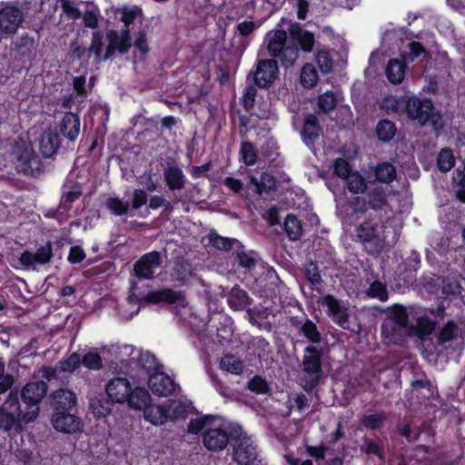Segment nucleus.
<instances>
[{
	"instance_id": "f257e3e1",
	"label": "nucleus",
	"mask_w": 465,
	"mask_h": 465,
	"mask_svg": "<svg viewBox=\"0 0 465 465\" xmlns=\"http://www.w3.org/2000/svg\"><path fill=\"white\" fill-rule=\"evenodd\" d=\"M229 307L234 312H245L248 320H267L279 313L280 320H299L300 315L294 313L302 312L299 305H279L273 298L258 297L253 300L249 293L239 286H234L226 295Z\"/></svg>"
},
{
	"instance_id": "f03ea898",
	"label": "nucleus",
	"mask_w": 465,
	"mask_h": 465,
	"mask_svg": "<svg viewBox=\"0 0 465 465\" xmlns=\"http://www.w3.org/2000/svg\"><path fill=\"white\" fill-rule=\"evenodd\" d=\"M203 430V442L206 449L219 451L226 448L229 440H233L241 427L219 416H203L192 420L188 431L197 434Z\"/></svg>"
},
{
	"instance_id": "7ed1b4c3",
	"label": "nucleus",
	"mask_w": 465,
	"mask_h": 465,
	"mask_svg": "<svg viewBox=\"0 0 465 465\" xmlns=\"http://www.w3.org/2000/svg\"><path fill=\"white\" fill-rule=\"evenodd\" d=\"M141 368L148 374L147 383L153 394L167 397L179 389V385L163 371V365L150 352L147 351L141 356Z\"/></svg>"
},
{
	"instance_id": "20e7f679",
	"label": "nucleus",
	"mask_w": 465,
	"mask_h": 465,
	"mask_svg": "<svg viewBox=\"0 0 465 465\" xmlns=\"http://www.w3.org/2000/svg\"><path fill=\"white\" fill-rule=\"evenodd\" d=\"M405 113L409 119L416 121L421 127L429 124L437 132L443 127L442 116L430 98H420L416 95L407 97Z\"/></svg>"
},
{
	"instance_id": "39448f33",
	"label": "nucleus",
	"mask_w": 465,
	"mask_h": 465,
	"mask_svg": "<svg viewBox=\"0 0 465 465\" xmlns=\"http://www.w3.org/2000/svg\"><path fill=\"white\" fill-rule=\"evenodd\" d=\"M270 56L278 59L284 68L292 67L298 59L297 50L291 45L290 37L283 29L270 30L264 36Z\"/></svg>"
},
{
	"instance_id": "423d86ee",
	"label": "nucleus",
	"mask_w": 465,
	"mask_h": 465,
	"mask_svg": "<svg viewBox=\"0 0 465 465\" xmlns=\"http://www.w3.org/2000/svg\"><path fill=\"white\" fill-rule=\"evenodd\" d=\"M147 303H165L173 306V311L179 320H186L187 317H193L194 313L183 291H175L164 287L158 290L149 291L144 295Z\"/></svg>"
},
{
	"instance_id": "0eeeda50",
	"label": "nucleus",
	"mask_w": 465,
	"mask_h": 465,
	"mask_svg": "<svg viewBox=\"0 0 465 465\" xmlns=\"http://www.w3.org/2000/svg\"><path fill=\"white\" fill-rule=\"evenodd\" d=\"M36 42L27 32L12 35L9 55L15 66L28 69L36 54Z\"/></svg>"
},
{
	"instance_id": "6e6552de",
	"label": "nucleus",
	"mask_w": 465,
	"mask_h": 465,
	"mask_svg": "<svg viewBox=\"0 0 465 465\" xmlns=\"http://www.w3.org/2000/svg\"><path fill=\"white\" fill-rule=\"evenodd\" d=\"M13 161L19 173L37 177L45 171V164L31 144L15 143L12 148Z\"/></svg>"
},
{
	"instance_id": "1a4fd4ad",
	"label": "nucleus",
	"mask_w": 465,
	"mask_h": 465,
	"mask_svg": "<svg viewBox=\"0 0 465 465\" xmlns=\"http://www.w3.org/2000/svg\"><path fill=\"white\" fill-rule=\"evenodd\" d=\"M46 384L44 381L27 383L22 390L21 397L26 406L22 416L23 422L35 420L39 413V402L46 393Z\"/></svg>"
},
{
	"instance_id": "9d476101",
	"label": "nucleus",
	"mask_w": 465,
	"mask_h": 465,
	"mask_svg": "<svg viewBox=\"0 0 465 465\" xmlns=\"http://www.w3.org/2000/svg\"><path fill=\"white\" fill-rule=\"evenodd\" d=\"M220 333H217V338ZM213 352L219 357V365L222 370L232 374L239 375L243 371V363L236 356L232 355L230 338L222 336V340L213 341Z\"/></svg>"
},
{
	"instance_id": "9b49d317",
	"label": "nucleus",
	"mask_w": 465,
	"mask_h": 465,
	"mask_svg": "<svg viewBox=\"0 0 465 465\" xmlns=\"http://www.w3.org/2000/svg\"><path fill=\"white\" fill-rule=\"evenodd\" d=\"M25 411H21L16 392L10 391L5 401L0 406V430L9 431L12 429L17 430L19 421Z\"/></svg>"
},
{
	"instance_id": "f8f14e48",
	"label": "nucleus",
	"mask_w": 465,
	"mask_h": 465,
	"mask_svg": "<svg viewBox=\"0 0 465 465\" xmlns=\"http://www.w3.org/2000/svg\"><path fill=\"white\" fill-rule=\"evenodd\" d=\"M233 440L232 458L238 465H250L257 460V445L251 437L241 430Z\"/></svg>"
},
{
	"instance_id": "ddd939ff",
	"label": "nucleus",
	"mask_w": 465,
	"mask_h": 465,
	"mask_svg": "<svg viewBox=\"0 0 465 465\" xmlns=\"http://www.w3.org/2000/svg\"><path fill=\"white\" fill-rule=\"evenodd\" d=\"M409 322H384L381 326V330L388 338L391 336L390 339L391 341H396L398 338L395 337L393 333L389 334V330L407 333L409 331V328H411V332L412 334L417 335L420 338H424L430 334L435 328V322H415V326L409 325Z\"/></svg>"
},
{
	"instance_id": "4468645a",
	"label": "nucleus",
	"mask_w": 465,
	"mask_h": 465,
	"mask_svg": "<svg viewBox=\"0 0 465 465\" xmlns=\"http://www.w3.org/2000/svg\"><path fill=\"white\" fill-rule=\"evenodd\" d=\"M0 8V33L7 38L17 34L18 28L23 24L25 17L24 14L19 7L10 4H3Z\"/></svg>"
},
{
	"instance_id": "2eb2a0df",
	"label": "nucleus",
	"mask_w": 465,
	"mask_h": 465,
	"mask_svg": "<svg viewBox=\"0 0 465 465\" xmlns=\"http://www.w3.org/2000/svg\"><path fill=\"white\" fill-rule=\"evenodd\" d=\"M163 174L166 187L173 193V202L174 203L183 202V197L176 194V192L184 189L187 183V178L182 167L175 161L167 162Z\"/></svg>"
},
{
	"instance_id": "dca6fc26",
	"label": "nucleus",
	"mask_w": 465,
	"mask_h": 465,
	"mask_svg": "<svg viewBox=\"0 0 465 465\" xmlns=\"http://www.w3.org/2000/svg\"><path fill=\"white\" fill-rule=\"evenodd\" d=\"M254 84L260 88L270 87L279 74L277 60L261 59L257 60L255 69L251 72Z\"/></svg>"
},
{
	"instance_id": "f3484780",
	"label": "nucleus",
	"mask_w": 465,
	"mask_h": 465,
	"mask_svg": "<svg viewBox=\"0 0 465 465\" xmlns=\"http://www.w3.org/2000/svg\"><path fill=\"white\" fill-rule=\"evenodd\" d=\"M163 263L161 252L152 251L143 254L134 264V275L139 280H153L154 271Z\"/></svg>"
},
{
	"instance_id": "a211bd4d",
	"label": "nucleus",
	"mask_w": 465,
	"mask_h": 465,
	"mask_svg": "<svg viewBox=\"0 0 465 465\" xmlns=\"http://www.w3.org/2000/svg\"><path fill=\"white\" fill-rule=\"evenodd\" d=\"M322 351L316 347L309 346L304 351L302 359L303 371L309 376V381H307L306 389L314 387L322 374V362H321Z\"/></svg>"
},
{
	"instance_id": "6ab92c4d",
	"label": "nucleus",
	"mask_w": 465,
	"mask_h": 465,
	"mask_svg": "<svg viewBox=\"0 0 465 465\" xmlns=\"http://www.w3.org/2000/svg\"><path fill=\"white\" fill-rule=\"evenodd\" d=\"M290 44L297 50V55L299 56V51L304 54H310L313 51L315 45L314 34L304 29L301 24H292L289 28Z\"/></svg>"
},
{
	"instance_id": "aec40b11",
	"label": "nucleus",
	"mask_w": 465,
	"mask_h": 465,
	"mask_svg": "<svg viewBox=\"0 0 465 465\" xmlns=\"http://www.w3.org/2000/svg\"><path fill=\"white\" fill-rule=\"evenodd\" d=\"M107 351L114 358L110 359L112 366H132L137 361L141 365V356L145 352H140L135 350L133 346L128 344L124 345H113L108 350L105 348L104 351Z\"/></svg>"
},
{
	"instance_id": "412c9836",
	"label": "nucleus",
	"mask_w": 465,
	"mask_h": 465,
	"mask_svg": "<svg viewBox=\"0 0 465 465\" xmlns=\"http://www.w3.org/2000/svg\"><path fill=\"white\" fill-rule=\"evenodd\" d=\"M53 256L52 242L48 241L45 245L37 248L35 252L28 250L24 251L19 257V262L24 267L31 268L36 264L44 265L49 263Z\"/></svg>"
},
{
	"instance_id": "4be33fe9",
	"label": "nucleus",
	"mask_w": 465,
	"mask_h": 465,
	"mask_svg": "<svg viewBox=\"0 0 465 465\" xmlns=\"http://www.w3.org/2000/svg\"><path fill=\"white\" fill-rule=\"evenodd\" d=\"M305 450L307 454L314 459V461L311 460L298 461L287 457L289 463L291 465H342V460L338 457L329 459L328 460H325L327 450L325 445L312 446L307 444L305 445Z\"/></svg>"
},
{
	"instance_id": "5701e85b",
	"label": "nucleus",
	"mask_w": 465,
	"mask_h": 465,
	"mask_svg": "<svg viewBox=\"0 0 465 465\" xmlns=\"http://www.w3.org/2000/svg\"><path fill=\"white\" fill-rule=\"evenodd\" d=\"M320 307L331 317L332 320H348L349 308L347 304L332 294H327L319 301Z\"/></svg>"
},
{
	"instance_id": "b1692460",
	"label": "nucleus",
	"mask_w": 465,
	"mask_h": 465,
	"mask_svg": "<svg viewBox=\"0 0 465 465\" xmlns=\"http://www.w3.org/2000/svg\"><path fill=\"white\" fill-rule=\"evenodd\" d=\"M51 422L54 430L65 434L76 433L82 430L81 420L64 411L55 412L51 419Z\"/></svg>"
},
{
	"instance_id": "393cba45",
	"label": "nucleus",
	"mask_w": 465,
	"mask_h": 465,
	"mask_svg": "<svg viewBox=\"0 0 465 465\" xmlns=\"http://www.w3.org/2000/svg\"><path fill=\"white\" fill-rule=\"evenodd\" d=\"M81 121L77 114L66 112L63 116L59 131L60 134L67 140V147L74 144L80 134Z\"/></svg>"
},
{
	"instance_id": "a878e982",
	"label": "nucleus",
	"mask_w": 465,
	"mask_h": 465,
	"mask_svg": "<svg viewBox=\"0 0 465 465\" xmlns=\"http://www.w3.org/2000/svg\"><path fill=\"white\" fill-rule=\"evenodd\" d=\"M131 384L126 378L117 377L111 379L106 385V394L109 399L117 403H124L128 398Z\"/></svg>"
},
{
	"instance_id": "bb28decb",
	"label": "nucleus",
	"mask_w": 465,
	"mask_h": 465,
	"mask_svg": "<svg viewBox=\"0 0 465 465\" xmlns=\"http://www.w3.org/2000/svg\"><path fill=\"white\" fill-rule=\"evenodd\" d=\"M322 131L318 117L314 114H305L301 135L303 143L307 146H314L322 134Z\"/></svg>"
},
{
	"instance_id": "cd10ccee",
	"label": "nucleus",
	"mask_w": 465,
	"mask_h": 465,
	"mask_svg": "<svg viewBox=\"0 0 465 465\" xmlns=\"http://www.w3.org/2000/svg\"><path fill=\"white\" fill-rule=\"evenodd\" d=\"M61 146V138L59 134L47 129L43 132L39 139V151L43 157L51 158Z\"/></svg>"
},
{
	"instance_id": "c85d7f7f",
	"label": "nucleus",
	"mask_w": 465,
	"mask_h": 465,
	"mask_svg": "<svg viewBox=\"0 0 465 465\" xmlns=\"http://www.w3.org/2000/svg\"><path fill=\"white\" fill-rule=\"evenodd\" d=\"M233 256V266L237 269L243 270V272H251L254 270L257 264L256 252L251 251L246 252L244 251V246L237 247L234 252H232Z\"/></svg>"
},
{
	"instance_id": "c756f323",
	"label": "nucleus",
	"mask_w": 465,
	"mask_h": 465,
	"mask_svg": "<svg viewBox=\"0 0 465 465\" xmlns=\"http://www.w3.org/2000/svg\"><path fill=\"white\" fill-rule=\"evenodd\" d=\"M356 237L362 242H371L379 238V223L369 217L356 228Z\"/></svg>"
},
{
	"instance_id": "7c9ffc66",
	"label": "nucleus",
	"mask_w": 465,
	"mask_h": 465,
	"mask_svg": "<svg viewBox=\"0 0 465 465\" xmlns=\"http://www.w3.org/2000/svg\"><path fill=\"white\" fill-rule=\"evenodd\" d=\"M152 397L148 391L143 387L136 386L133 390L130 389L128 398L125 402L128 406L134 411H143L144 408L151 402Z\"/></svg>"
},
{
	"instance_id": "2f4dec72",
	"label": "nucleus",
	"mask_w": 465,
	"mask_h": 465,
	"mask_svg": "<svg viewBox=\"0 0 465 465\" xmlns=\"http://www.w3.org/2000/svg\"><path fill=\"white\" fill-rule=\"evenodd\" d=\"M163 404L166 422L184 418L190 408V402L187 400H170Z\"/></svg>"
},
{
	"instance_id": "473e14b6",
	"label": "nucleus",
	"mask_w": 465,
	"mask_h": 465,
	"mask_svg": "<svg viewBox=\"0 0 465 465\" xmlns=\"http://www.w3.org/2000/svg\"><path fill=\"white\" fill-rule=\"evenodd\" d=\"M408 64L404 60L391 59L386 66L385 74L389 82L399 84L402 82Z\"/></svg>"
},
{
	"instance_id": "72a5a7b5",
	"label": "nucleus",
	"mask_w": 465,
	"mask_h": 465,
	"mask_svg": "<svg viewBox=\"0 0 465 465\" xmlns=\"http://www.w3.org/2000/svg\"><path fill=\"white\" fill-rule=\"evenodd\" d=\"M143 419L153 426H162L166 423L164 404H151L144 408Z\"/></svg>"
},
{
	"instance_id": "f704fd0d",
	"label": "nucleus",
	"mask_w": 465,
	"mask_h": 465,
	"mask_svg": "<svg viewBox=\"0 0 465 465\" xmlns=\"http://www.w3.org/2000/svg\"><path fill=\"white\" fill-rule=\"evenodd\" d=\"M209 244L220 251H235L236 248L242 247V243L235 238L223 237L216 232L212 231L208 235Z\"/></svg>"
},
{
	"instance_id": "c9c22d12",
	"label": "nucleus",
	"mask_w": 465,
	"mask_h": 465,
	"mask_svg": "<svg viewBox=\"0 0 465 465\" xmlns=\"http://www.w3.org/2000/svg\"><path fill=\"white\" fill-rule=\"evenodd\" d=\"M76 403L75 394L69 390L60 389L53 393L52 404L58 410H69Z\"/></svg>"
},
{
	"instance_id": "e433bc0d",
	"label": "nucleus",
	"mask_w": 465,
	"mask_h": 465,
	"mask_svg": "<svg viewBox=\"0 0 465 465\" xmlns=\"http://www.w3.org/2000/svg\"><path fill=\"white\" fill-rule=\"evenodd\" d=\"M375 180L381 183L390 184L397 176L396 167L390 162L377 163L373 169Z\"/></svg>"
},
{
	"instance_id": "4c0bfd02",
	"label": "nucleus",
	"mask_w": 465,
	"mask_h": 465,
	"mask_svg": "<svg viewBox=\"0 0 465 465\" xmlns=\"http://www.w3.org/2000/svg\"><path fill=\"white\" fill-rule=\"evenodd\" d=\"M396 133L395 123L387 118L380 120L376 124L375 135L380 142L390 143L393 140Z\"/></svg>"
},
{
	"instance_id": "58836bf2",
	"label": "nucleus",
	"mask_w": 465,
	"mask_h": 465,
	"mask_svg": "<svg viewBox=\"0 0 465 465\" xmlns=\"http://www.w3.org/2000/svg\"><path fill=\"white\" fill-rule=\"evenodd\" d=\"M283 230L291 241H297L302 234V222L292 213H288L283 221Z\"/></svg>"
},
{
	"instance_id": "ea45409f",
	"label": "nucleus",
	"mask_w": 465,
	"mask_h": 465,
	"mask_svg": "<svg viewBox=\"0 0 465 465\" xmlns=\"http://www.w3.org/2000/svg\"><path fill=\"white\" fill-rule=\"evenodd\" d=\"M368 207L373 211L382 210L389 205L387 195L383 188L375 187L367 193Z\"/></svg>"
},
{
	"instance_id": "a19ab883",
	"label": "nucleus",
	"mask_w": 465,
	"mask_h": 465,
	"mask_svg": "<svg viewBox=\"0 0 465 465\" xmlns=\"http://www.w3.org/2000/svg\"><path fill=\"white\" fill-rule=\"evenodd\" d=\"M303 275L310 282L312 290H321L322 279L320 269L315 262L310 261L304 265Z\"/></svg>"
},
{
	"instance_id": "79ce46f5",
	"label": "nucleus",
	"mask_w": 465,
	"mask_h": 465,
	"mask_svg": "<svg viewBox=\"0 0 465 465\" xmlns=\"http://www.w3.org/2000/svg\"><path fill=\"white\" fill-rule=\"evenodd\" d=\"M251 183L255 185L258 194L269 193L276 189V180L274 176L268 173H262L259 180L252 176Z\"/></svg>"
},
{
	"instance_id": "37998d69",
	"label": "nucleus",
	"mask_w": 465,
	"mask_h": 465,
	"mask_svg": "<svg viewBox=\"0 0 465 465\" xmlns=\"http://www.w3.org/2000/svg\"><path fill=\"white\" fill-rule=\"evenodd\" d=\"M318 79L319 76L317 70L312 64L307 63L302 67L300 74V83L302 87L306 89L314 87L318 82Z\"/></svg>"
},
{
	"instance_id": "c03bdc74",
	"label": "nucleus",
	"mask_w": 465,
	"mask_h": 465,
	"mask_svg": "<svg viewBox=\"0 0 465 465\" xmlns=\"http://www.w3.org/2000/svg\"><path fill=\"white\" fill-rule=\"evenodd\" d=\"M239 154L240 161L246 166H252L257 162L258 152L254 144L250 141H243L241 143Z\"/></svg>"
},
{
	"instance_id": "a18cd8bd",
	"label": "nucleus",
	"mask_w": 465,
	"mask_h": 465,
	"mask_svg": "<svg viewBox=\"0 0 465 465\" xmlns=\"http://www.w3.org/2000/svg\"><path fill=\"white\" fill-rule=\"evenodd\" d=\"M82 194V186L76 182L74 183V184L69 187L68 191L63 192L60 200L62 209L70 211L72 203L78 200Z\"/></svg>"
},
{
	"instance_id": "49530a36",
	"label": "nucleus",
	"mask_w": 465,
	"mask_h": 465,
	"mask_svg": "<svg viewBox=\"0 0 465 465\" xmlns=\"http://www.w3.org/2000/svg\"><path fill=\"white\" fill-rule=\"evenodd\" d=\"M104 35L101 31H95L92 35L91 45L88 49V58L91 56V54H94V61L99 64L102 61H106L107 59H104L103 54V46H104Z\"/></svg>"
},
{
	"instance_id": "de8ad7c7",
	"label": "nucleus",
	"mask_w": 465,
	"mask_h": 465,
	"mask_svg": "<svg viewBox=\"0 0 465 465\" xmlns=\"http://www.w3.org/2000/svg\"><path fill=\"white\" fill-rule=\"evenodd\" d=\"M345 180L349 192L354 194L366 193L368 189L367 183L363 176L359 172H353Z\"/></svg>"
},
{
	"instance_id": "09e8293b",
	"label": "nucleus",
	"mask_w": 465,
	"mask_h": 465,
	"mask_svg": "<svg viewBox=\"0 0 465 465\" xmlns=\"http://www.w3.org/2000/svg\"><path fill=\"white\" fill-rule=\"evenodd\" d=\"M192 266L187 261L181 260L174 263L172 277L175 282L183 283L192 277Z\"/></svg>"
},
{
	"instance_id": "8fccbe9b",
	"label": "nucleus",
	"mask_w": 465,
	"mask_h": 465,
	"mask_svg": "<svg viewBox=\"0 0 465 465\" xmlns=\"http://www.w3.org/2000/svg\"><path fill=\"white\" fill-rule=\"evenodd\" d=\"M461 290L460 282L457 278L447 276L441 279V293L445 295L446 298L460 295Z\"/></svg>"
},
{
	"instance_id": "3c124183",
	"label": "nucleus",
	"mask_w": 465,
	"mask_h": 465,
	"mask_svg": "<svg viewBox=\"0 0 465 465\" xmlns=\"http://www.w3.org/2000/svg\"><path fill=\"white\" fill-rule=\"evenodd\" d=\"M455 165V158L450 148H443L437 156V167L441 173L450 171Z\"/></svg>"
},
{
	"instance_id": "603ef678",
	"label": "nucleus",
	"mask_w": 465,
	"mask_h": 465,
	"mask_svg": "<svg viewBox=\"0 0 465 465\" xmlns=\"http://www.w3.org/2000/svg\"><path fill=\"white\" fill-rule=\"evenodd\" d=\"M106 39L108 41V45L106 46L105 53L104 54V59H111L115 51L120 53L121 38L117 31L111 29L106 32Z\"/></svg>"
},
{
	"instance_id": "864d4df0",
	"label": "nucleus",
	"mask_w": 465,
	"mask_h": 465,
	"mask_svg": "<svg viewBox=\"0 0 465 465\" xmlns=\"http://www.w3.org/2000/svg\"><path fill=\"white\" fill-rule=\"evenodd\" d=\"M106 208L115 216L127 214L130 209L128 202H124L118 197H109L105 202Z\"/></svg>"
},
{
	"instance_id": "5fc2aeb1",
	"label": "nucleus",
	"mask_w": 465,
	"mask_h": 465,
	"mask_svg": "<svg viewBox=\"0 0 465 465\" xmlns=\"http://www.w3.org/2000/svg\"><path fill=\"white\" fill-rule=\"evenodd\" d=\"M254 84H248L244 87L242 96L241 97V104L243 110L251 113L254 108L255 99L257 96V89Z\"/></svg>"
},
{
	"instance_id": "6e6d98bb",
	"label": "nucleus",
	"mask_w": 465,
	"mask_h": 465,
	"mask_svg": "<svg viewBox=\"0 0 465 465\" xmlns=\"http://www.w3.org/2000/svg\"><path fill=\"white\" fill-rule=\"evenodd\" d=\"M367 295L372 299H378L381 302H386L389 299V292L385 283L381 281H374L367 289Z\"/></svg>"
},
{
	"instance_id": "4d7b16f0",
	"label": "nucleus",
	"mask_w": 465,
	"mask_h": 465,
	"mask_svg": "<svg viewBox=\"0 0 465 465\" xmlns=\"http://www.w3.org/2000/svg\"><path fill=\"white\" fill-rule=\"evenodd\" d=\"M317 105L322 112L326 114L336 107L337 99L331 91H326L318 96Z\"/></svg>"
},
{
	"instance_id": "13d9d810",
	"label": "nucleus",
	"mask_w": 465,
	"mask_h": 465,
	"mask_svg": "<svg viewBox=\"0 0 465 465\" xmlns=\"http://www.w3.org/2000/svg\"><path fill=\"white\" fill-rule=\"evenodd\" d=\"M315 60L322 74H328L331 72L333 67V61L329 50H319L316 54Z\"/></svg>"
},
{
	"instance_id": "bf43d9fd",
	"label": "nucleus",
	"mask_w": 465,
	"mask_h": 465,
	"mask_svg": "<svg viewBox=\"0 0 465 465\" xmlns=\"http://www.w3.org/2000/svg\"><path fill=\"white\" fill-rule=\"evenodd\" d=\"M426 52L425 47L420 42L413 41L409 44V52L401 54L402 60L408 64L412 63L415 58L420 57Z\"/></svg>"
},
{
	"instance_id": "052dcab7",
	"label": "nucleus",
	"mask_w": 465,
	"mask_h": 465,
	"mask_svg": "<svg viewBox=\"0 0 465 465\" xmlns=\"http://www.w3.org/2000/svg\"><path fill=\"white\" fill-rule=\"evenodd\" d=\"M333 173L341 179H346L353 172L348 160L339 157L334 161Z\"/></svg>"
},
{
	"instance_id": "680f3d73",
	"label": "nucleus",
	"mask_w": 465,
	"mask_h": 465,
	"mask_svg": "<svg viewBox=\"0 0 465 465\" xmlns=\"http://www.w3.org/2000/svg\"><path fill=\"white\" fill-rule=\"evenodd\" d=\"M81 364V358L79 354L73 353L67 359L61 362V365L58 371L59 372L64 373H72L74 372Z\"/></svg>"
},
{
	"instance_id": "e2e57ef3",
	"label": "nucleus",
	"mask_w": 465,
	"mask_h": 465,
	"mask_svg": "<svg viewBox=\"0 0 465 465\" xmlns=\"http://www.w3.org/2000/svg\"><path fill=\"white\" fill-rule=\"evenodd\" d=\"M385 320H409L407 308L401 304H393L387 308Z\"/></svg>"
},
{
	"instance_id": "0e129e2a",
	"label": "nucleus",
	"mask_w": 465,
	"mask_h": 465,
	"mask_svg": "<svg viewBox=\"0 0 465 465\" xmlns=\"http://www.w3.org/2000/svg\"><path fill=\"white\" fill-rule=\"evenodd\" d=\"M81 361L90 370H99L103 366L101 356L94 351H89L86 353Z\"/></svg>"
},
{
	"instance_id": "69168bd1",
	"label": "nucleus",
	"mask_w": 465,
	"mask_h": 465,
	"mask_svg": "<svg viewBox=\"0 0 465 465\" xmlns=\"http://www.w3.org/2000/svg\"><path fill=\"white\" fill-rule=\"evenodd\" d=\"M69 56L74 61H80L85 56L88 57V49L80 45L77 41H74L69 46Z\"/></svg>"
},
{
	"instance_id": "338daca9",
	"label": "nucleus",
	"mask_w": 465,
	"mask_h": 465,
	"mask_svg": "<svg viewBox=\"0 0 465 465\" xmlns=\"http://www.w3.org/2000/svg\"><path fill=\"white\" fill-rule=\"evenodd\" d=\"M349 206L355 214H363L368 209L367 200L361 196H354L349 202Z\"/></svg>"
},
{
	"instance_id": "774afa93",
	"label": "nucleus",
	"mask_w": 465,
	"mask_h": 465,
	"mask_svg": "<svg viewBox=\"0 0 465 465\" xmlns=\"http://www.w3.org/2000/svg\"><path fill=\"white\" fill-rule=\"evenodd\" d=\"M86 258L85 252L79 245L72 246L69 250L67 261L71 264H77L82 262Z\"/></svg>"
}]
</instances>
